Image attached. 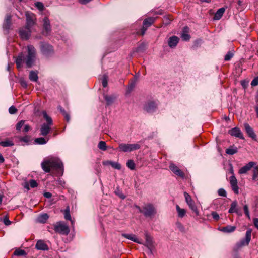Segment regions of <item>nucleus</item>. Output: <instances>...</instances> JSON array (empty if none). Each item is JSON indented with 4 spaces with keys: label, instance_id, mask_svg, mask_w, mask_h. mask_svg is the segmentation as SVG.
Masks as SVG:
<instances>
[{
    "label": "nucleus",
    "instance_id": "nucleus-58",
    "mask_svg": "<svg viewBox=\"0 0 258 258\" xmlns=\"http://www.w3.org/2000/svg\"><path fill=\"white\" fill-rule=\"evenodd\" d=\"M44 196L47 198H50L52 197V194L50 192H46L44 194Z\"/></svg>",
    "mask_w": 258,
    "mask_h": 258
},
{
    "label": "nucleus",
    "instance_id": "nucleus-33",
    "mask_svg": "<svg viewBox=\"0 0 258 258\" xmlns=\"http://www.w3.org/2000/svg\"><path fill=\"white\" fill-rule=\"evenodd\" d=\"M48 140V139L46 140L43 137H39V138H36L35 139V142L36 144H37L43 145V144H45L47 142Z\"/></svg>",
    "mask_w": 258,
    "mask_h": 258
},
{
    "label": "nucleus",
    "instance_id": "nucleus-27",
    "mask_svg": "<svg viewBox=\"0 0 258 258\" xmlns=\"http://www.w3.org/2000/svg\"><path fill=\"white\" fill-rule=\"evenodd\" d=\"M38 72L37 71H31L29 73V78L33 82H37L38 80Z\"/></svg>",
    "mask_w": 258,
    "mask_h": 258
},
{
    "label": "nucleus",
    "instance_id": "nucleus-24",
    "mask_svg": "<svg viewBox=\"0 0 258 258\" xmlns=\"http://www.w3.org/2000/svg\"><path fill=\"white\" fill-rule=\"evenodd\" d=\"M122 236L123 237H125L129 240H131L135 242H136L139 244H143L142 241L140 240L138 238L136 237V236L133 234H122Z\"/></svg>",
    "mask_w": 258,
    "mask_h": 258
},
{
    "label": "nucleus",
    "instance_id": "nucleus-56",
    "mask_svg": "<svg viewBox=\"0 0 258 258\" xmlns=\"http://www.w3.org/2000/svg\"><path fill=\"white\" fill-rule=\"evenodd\" d=\"M254 226L258 229V218H254L253 219Z\"/></svg>",
    "mask_w": 258,
    "mask_h": 258
},
{
    "label": "nucleus",
    "instance_id": "nucleus-35",
    "mask_svg": "<svg viewBox=\"0 0 258 258\" xmlns=\"http://www.w3.org/2000/svg\"><path fill=\"white\" fill-rule=\"evenodd\" d=\"M237 152V149L236 147L229 148L226 150V154L228 155H233Z\"/></svg>",
    "mask_w": 258,
    "mask_h": 258
},
{
    "label": "nucleus",
    "instance_id": "nucleus-1",
    "mask_svg": "<svg viewBox=\"0 0 258 258\" xmlns=\"http://www.w3.org/2000/svg\"><path fill=\"white\" fill-rule=\"evenodd\" d=\"M28 54L26 56L23 53L19 54L15 60L17 67L20 69L23 67V64L25 62L27 68H31L35 61L36 51L35 47L31 45L27 46Z\"/></svg>",
    "mask_w": 258,
    "mask_h": 258
},
{
    "label": "nucleus",
    "instance_id": "nucleus-13",
    "mask_svg": "<svg viewBox=\"0 0 258 258\" xmlns=\"http://www.w3.org/2000/svg\"><path fill=\"white\" fill-rule=\"evenodd\" d=\"M43 33L44 35H47L49 34L51 30L50 21L49 19L46 17L43 19Z\"/></svg>",
    "mask_w": 258,
    "mask_h": 258
},
{
    "label": "nucleus",
    "instance_id": "nucleus-10",
    "mask_svg": "<svg viewBox=\"0 0 258 258\" xmlns=\"http://www.w3.org/2000/svg\"><path fill=\"white\" fill-rule=\"evenodd\" d=\"M252 230L251 229H248L246 232L245 237L241 239L240 242L237 243L239 247H242L243 246L248 245L251 236Z\"/></svg>",
    "mask_w": 258,
    "mask_h": 258
},
{
    "label": "nucleus",
    "instance_id": "nucleus-54",
    "mask_svg": "<svg viewBox=\"0 0 258 258\" xmlns=\"http://www.w3.org/2000/svg\"><path fill=\"white\" fill-rule=\"evenodd\" d=\"M258 85V77L255 78L251 82V85L255 86Z\"/></svg>",
    "mask_w": 258,
    "mask_h": 258
},
{
    "label": "nucleus",
    "instance_id": "nucleus-23",
    "mask_svg": "<svg viewBox=\"0 0 258 258\" xmlns=\"http://www.w3.org/2000/svg\"><path fill=\"white\" fill-rule=\"evenodd\" d=\"M229 213H236L238 215H241L240 213L238 212V208H237V202L236 201H233L231 205L230 208L228 210Z\"/></svg>",
    "mask_w": 258,
    "mask_h": 258
},
{
    "label": "nucleus",
    "instance_id": "nucleus-19",
    "mask_svg": "<svg viewBox=\"0 0 258 258\" xmlns=\"http://www.w3.org/2000/svg\"><path fill=\"white\" fill-rule=\"evenodd\" d=\"M154 18L150 17L145 19L143 21V27L142 29V35H143L148 27L154 22Z\"/></svg>",
    "mask_w": 258,
    "mask_h": 258
},
{
    "label": "nucleus",
    "instance_id": "nucleus-42",
    "mask_svg": "<svg viewBox=\"0 0 258 258\" xmlns=\"http://www.w3.org/2000/svg\"><path fill=\"white\" fill-rule=\"evenodd\" d=\"M182 39L184 41H188L190 38V36L189 34L186 33L185 31L181 35Z\"/></svg>",
    "mask_w": 258,
    "mask_h": 258
},
{
    "label": "nucleus",
    "instance_id": "nucleus-4",
    "mask_svg": "<svg viewBox=\"0 0 258 258\" xmlns=\"http://www.w3.org/2000/svg\"><path fill=\"white\" fill-rule=\"evenodd\" d=\"M141 146L138 143L136 144H125L120 143L118 145L117 150L123 152H132L139 149Z\"/></svg>",
    "mask_w": 258,
    "mask_h": 258
},
{
    "label": "nucleus",
    "instance_id": "nucleus-9",
    "mask_svg": "<svg viewBox=\"0 0 258 258\" xmlns=\"http://www.w3.org/2000/svg\"><path fill=\"white\" fill-rule=\"evenodd\" d=\"M184 196L185 197L186 202L187 203L190 209L196 214L197 216L199 215V213L197 209V206L195 204V202L192 200L190 196L186 192H184Z\"/></svg>",
    "mask_w": 258,
    "mask_h": 258
},
{
    "label": "nucleus",
    "instance_id": "nucleus-61",
    "mask_svg": "<svg viewBox=\"0 0 258 258\" xmlns=\"http://www.w3.org/2000/svg\"><path fill=\"white\" fill-rule=\"evenodd\" d=\"M21 84L24 88H27V83L24 80H23V81H21Z\"/></svg>",
    "mask_w": 258,
    "mask_h": 258
},
{
    "label": "nucleus",
    "instance_id": "nucleus-45",
    "mask_svg": "<svg viewBox=\"0 0 258 258\" xmlns=\"http://www.w3.org/2000/svg\"><path fill=\"white\" fill-rule=\"evenodd\" d=\"M243 210H244V212L245 215L246 216V217L249 219H250V214H249V212L248 207V206L247 205H244V206H243Z\"/></svg>",
    "mask_w": 258,
    "mask_h": 258
},
{
    "label": "nucleus",
    "instance_id": "nucleus-32",
    "mask_svg": "<svg viewBox=\"0 0 258 258\" xmlns=\"http://www.w3.org/2000/svg\"><path fill=\"white\" fill-rule=\"evenodd\" d=\"M104 98L106 102V104L107 105H111L113 103L115 98L112 96H108L107 95H104Z\"/></svg>",
    "mask_w": 258,
    "mask_h": 258
},
{
    "label": "nucleus",
    "instance_id": "nucleus-30",
    "mask_svg": "<svg viewBox=\"0 0 258 258\" xmlns=\"http://www.w3.org/2000/svg\"><path fill=\"white\" fill-rule=\"evenodd\" d=\"M176 208L178 216L180 218H183L185 215L186 210L184 209L180 208L178 205H176Z\"/></svg>",
    "mask_w": 258,
    "mask_h": 258
},
{
    "label": "nucleus",
    "instance_id": "nucleus-38",
    "mask_svg": "<svg viewBox=\"0 0 258 258\" xmlns=\"http://www.w3.org/2000/svg\"><path fill=\"white\" fill-rule=\"evenodd\" d=\"M14 255L16 256H24L26 255V253L24 250L17 249L14 252Z\"/></svg>",
    "mask_w": 258,
    "mask_h": 258
},
{
    "label": "nucleus",
    "instance_id": "nucleus-3",
    "mask_svg": "<svg viewBox=\"0 0 258 258\" xmlns=\"http://www.w3.org/2000/svg\"><path fill=\"white\" fill-rule=\"evenodd\" d=\"M43 117L46 120L45 123H43L40 128L41 135L45 136L47 135L51 130V126L53 125V120L52 118L48 115L46 111H43Z\"/></svg>",
    "mask_w": 258,
    "mask_h": 258
},
{
    "label": "nucleus",
    "instance_id": "nucleus-55",
    "mask_svg": "<svg viewBox=\"0 0 258 258\" xmlns=\"http://www.w3.org/2000/svg\"><path fill=\"white\" fill-rule=\"evenodd\" d=\"M21 140L25 142L28 143L30 141V137L28 136H24L21 139Z\"/></svg>",
    "mask_w": 258,
    "mask_h": 258
},
{
    "label": "nucleus",
    "instance_id": "nucleus-59",
    "mask_svg": "<svg viewBox=\"0 0 258 258\" xmlns=\"http://www.w3.org/2000/svg\"><path fill=\"white\" fill-rule=\"evenodd\" d=\"M57 182H58V184L62 186H63L65 184L64 181L63 180H61V179H58Z\"/></svg>",
    "mask_w": 258,
    "mask_h": 258
},
{
    "label": "nucleus",
    "instance_id": "nucleus-62",
    "mask_svg": "<svg viewBox=\"0 0 258 258\" xmlns=\"http://www.w3.org/2000/svg\"><path fill=\"white\" fill-rule=\"evenodd\" d=\"M111 162L112 161H105L103 162V164L105 166L111 165Z\"/></svg>",
    "mask_w": 258,
    "mask_h": 258
},
{
    "label": "nucleus",
    "instance_id": "nucleus-20",
    "mask_svg": "<svg viewBox=\"0 0 258 258\" xmlns=\"http://www.w3.org/2000/svg\"><path fill=\"white\" fill-rule=\"evenodd\" d=\"M244 129L248 136L253 140H256V136L253 130L247 123L244 124Z\"/></svg>",
    "mask_w": 258,
    "mask_h": 258
},
{
    "label": "nucleus",
    "instance_id": "nucleus-6",
    "mask_svg": "<svg viewBox=\"0 0 258 258\" xmlns=\"http://www.w3.org/2000/svg\"><path fill=\"white\" fill-rule=\"evenodd\" d=\"M156 214L154 206L150 203L146 204L143 206V214L146 217H153Z\"/></svg>",
    "mask_w": 258,
    "mask_h": 258
},
{
    "label": "nucleus",
    "instance_id": "nucleus-2",
    "mask_svg": "<svg viewBox=\"0 0 258 258\" xmlns=\"http://www.w3.org/2000/svg\"><path fill=\"white\" fill-rule=\"evenodd\" d=\"M43 170L49 173L51 170L55 171L58 176L63 173V165L61 161L57 157H50L45 159L41 164Z\"/></svg>",
    "mask_w": 258,
    "mask_h": 258
},
{
    "label": "nucleus",
    "instance_id": "nucleus-16",
    "mask_svg": "<svg viewBox=\"0 0 258 258\" xmlns=\"http://www.w3.org/2000/svg\"><path fill=\"white\" fill-rule=\"evenodd\" d=\"M157 108V105L153 101H149L144 104V109L149 113L154 112Z\"/></svg>",
    "mask_w": 258,
    "mask_h": 258
},
{
    "label": "nucleus",
    "instance_id": "nucleus-41",
    "mask_svg": "<svg viewBox=\"0 0 258 258\" xmlns=\"http://www.w3.org/2000/svg\"><path fill=\"white\" fill-rule=\"evenodd\" d=\"M64 218L67 220H71V217L70 214L69 208H68L64 211Z\"/></svg>",
    "mask_w": 258,
    "mask_h": 258
},
{
    "label": "nucleus",
    "instance_id": "nucleus-52",
    "mask_svg": "<svg viewBox=\"0 0 258 258\" xmlns=\"http://www.w3.org/2000/svg\"><path fill=\"white\" fill-rule=\"evenodd\" d=\"M211 215L212 216V218L217 221L219 220V215H218V214L217 213H216V212H212L211 213Z\"/></svg>",
    "mask_w": 258,
    "mask_h": 258
},
{
    "label": "nucleus",
    "instance_id": "nucleus-26",
    "mask_svg": "<svg viewBox=\"0 0 258 258\" xmlns=\"http://www.w3.org/2000/svg\"><path fill=\"white\" fill-rule=\"evenodd\" d=\"M225 11V8L224 7L219 9L214 15V20H218L220 19Z\"/></svg>",
    "mask_w": 258,
    "mask_h": 258
},
{
    "label": "nucleus",
    "instance_id": "nucleus-34",
    "mask_svg": "<svg viewBox=\"0 0 258 258\" xmlns=\"http://www.w3.org/2000/svg\"><path fill=\"white\" fill-rule=\"evenodd\" d=\"M253 170L252 179L256 180L258 179V166L256 165L254 166Z\"/></svg>",
    "mask_w": 258,
    "mask_h": 258
},
{
    "label": "nucleus",
    "instance_id": "nucleus-7",
    "mask_svg": "<svg viewBox=\"0 0 258 258\" xmlns=\"http://www.w3.org/2000/svg\"><path fill=\"white\" fill-rule=\"evenodd\" d=\"M229 172L232 174V175L229 178V182L231 187V188L234 194L237 195L239 193V188L237 185V180L234 174L233 167L230 164V168L229 169Z\"/></svg>",
    "mask_w": 258,
    "mask_h": 258
},
{
    "label": "nucleus",
    "instance_id": "nucleus-46",
    "mask_svg": "<svg viewBox=\"0 0 258 258\" xmlns=\"http://www.w3.org/2000/svg\"><path fill=\"white\" fill-rule=\"evenodd\" d=\"M25 121L21 120L16 125V129L18 131H20L22 127L24 125Z\"/></svg>",
    "mask_w": 258,
    "mask_h": 258
},
{
    "label": "nucleus",
    "instance_id": "nucleus-47",
    "mask_svg": "<svg viewBox=\"0 0 258 258\" xmlns=\"http://www.w3.org/2000/svg\"><path fill=\"white\" fill-rule=\"evenodd\" d=\"M218 193L219 196L224 197H226L227 195L225 190L223 188L219 189L218 191Z\"/></svg>",
    "mask_w": 258,
    "mask_h": 258
},
{
    "label": "nucleus",
    "instance_id": "nucleus-22",
    "mask_svg": "<svg viewBox=\"0 0 258 258\" xmlns=\"http://www.w3.org/2000/svg\"><path fill=\"white\" fill-rule=\"evenodd\" d=\"M35 248L37 249L40 250H47L48 249V245L44 241L41 240H39L37 242Z\"/></svg>",
    "mask_w": 258,
    "mask_h": 258
},
{
    "label": "nucleus",
    "instance_id": "nucleus-15",
    "mask_svg": "<svg viewBox=\"0 0 258 258\" xmlns=\"http://www.w3.org/2000/svg\"><path fill=\"white\" fill-rule=\"evenodd\" d=\"M256 165V163L255 162L251 161L248 163L246 164L245 166H243L239 169L238 173L239 174H243L247 173V171H249L254 166Z\"/></svg>",
    "mask_w": 258,
    "mask_h": 258
},
{
    "label": "nucleus",
    "instance_id": "nucleus-29",
    "mask_svg": "<svg viewBox=\"0 0 258 258\" xmlns=\"http://www.w3.org/2000/svg\"><path fill=\"white\" fill-rule=\"evenodd\" d=\"M49 216L47 213L40 215L37 218V221L41 223H45L48 219Z\"/></svg>",
    "mask_w": 258,
    "mask_h": 258
},
{
    "label": "nucleus",
    "instance_id": "nucleus-60",
    "mask_svg": "<svg viewBox=\"0 0 258 258\" xmlns=\"http://www.w3.org/2000/svg\"><path fill=\"white\" fill-rule=\"evenodd\" d=\"M91 0H78L79 2L82 4H86L90 2Z\"/></svg>",
    "mask_w": 258,
    "mask_h": 258
},
{
    "label": "nucleus",
    "instance_id": "nucleus-39",
    "mask_svg": "<svg viewBox=\"0 0 258 258\" xmlns=\"http://www.w3.org/2000/svg\"><path fill=\"white\" fill-rule=\"evenodd\" d=\"M102 84L103 87H106L108 84V76L104 75L102 79Z\"/></svg>",
    "mask_w": 258,
    "mask_h": 258
},
{
    "label": "nucleus",
    "instance_id": "nucleus-40",
    "mask_svg": "<svg viewBox=\"0 0 258 258\" xmlns=\"http://www.w3.org/2000/svg\"><path fill=\"white\" fill-rule=\"evenodd\" d=\"M35 7L40 11H42L44 9V5L42 3L40 2H37L35 3Z\"/></svg>",
    "mask_w": 258,
    "mask_h": 258
},
{
    "label": "nucleus",
    "instance_id": "nucleus-28",
    "mask_svg": "<svg viewBox=\"0 0 258 258\" xmlns=\"http://www.w3.org/2000/svg\"><path fill=\"white\" fill-rule=\"evenodd\" d=\"M235 229V226L228 225L225 227H222L220 230L224 233H231L234 232Z\"/></svg>",
    "mask_w": 258,
    "mask_h": 258
},
{
    "label": "nucleus",
    "instance_id": "nucleus-21",
    "mask_svg": "<svg viewBox=\"0 0 258 258\" xmlns=\"http://www.w3.org/2000/svg\"><path fill=\"white\" fill-rule=\"evenodd\" d=\"M179 39L176 36L170 37L168 40V45L171 48H174L179 42Z\"/></svg>",
    "mask_w": 258,
    "mask_h": 258
},
{
    "label": "nucleus",
    "instance_id": "nucleus-11",
    "mask_svg": "<svg viewBox=\"0 0 258 258\" xmlns=\"http://www.w3.org/2000/svg\"><path fill=\"white\" fill-rule=\"evenodd\" d=\"M31 34V28L26 26L21 28L19 30V35L23 40H27L29 38Z\"/></svg>",
    "mask_w": 258,
    "mask_h": 258
},
{
    "label": "nucleus",
    "instance_id": "nucleus-36",
    "mask_svg": "<svg viewBox=\"0 0 258 258\" xmlns=\"http://www.w3.org/2000/svg\"><path fill=\"white\" fill-rule=\"evenodd\" d=\"M98 147L102 151H105L107 149L106 143L102 141H101L99 142Z\"/></svg>",
    "mask_w": 258,
    "mask_h": 258
},
{
    "label": "nucleus",
    "instance_id": "nucleus-5",
    "mask_svg": "<svg viewBox=\"0 0 258 258\" xmlns=\"http://www.w3.org/2000/svg\"><path fill=\"white\" fill-rule=\"evenodd\" d=\"M54 230L60 234L67 235L70 232L69 226L63 221H59L54 225Z\"/></svg>",
    "mask_w": 258,
    "mask_h": 258
},
{
    "label": "nucleus",
    "instance_id": "nucleus-18",
    "mask_svg": "<svg viewBox=\"0 0 258 258\" xmlns=\"http://www.w3.org/2000/svg\"><path fill=\"white\" fill-rule=\"evenodd\" d=\"M228 133L232 136L239 138L240 139H244V136L240 131L238 127H234L228 131Z\"/></svg>",
    "mask_w": 258,
    "mask_h": 258
},
{
    "label": "nucleus",
    "instance_id": "nucleus-31",
    "mask_svg": "<svg viewBox=\"0 0 258 258\" xmlns=\"http://www.w3.org/2000/svg\"><path fill=\"white\" fill-rule=\"evenodd\" d=\"M0 145L2 147H10L14 145V143L12 141L7 140L0 142Z\"/></svg>",
    "mask_w": 258,
    "mask_h": 258
},
{
    "label": "nucleus",
    "instance_id": "nucleus-17",
    "mask_svg": "<svg viewBox=\"0 0 258 258\" xmlns=\"http://www.w3.org/2000/svg\"><path fill=\"white\" fill-rule=\"evenodd\" d=\"M26 26L31 29L32 27L35 24V17L32 13H26Z\"/></svg>",
    "mask_w": 258,
    "mask_h": 258
},
{
    "label": "nucleus",
    "instance_id": "nucleus-49",
    "mask_svg": "<svg viewBox=\"0 0 258 258\" xmlns=\"http://www.w3.org/2000/svg\"><path fill=\"white\" fill-rule=\"evenodd\" d=\"M29 184H30V186L32 188L36 187L38 185V184H37V182L35 180H33V179H32V180H30Z\"/></svg>",
    "mask_w": 258,
    "mask_h": 258
},
{
    "label": "nucleus",
    "instance_id": "nucleus-37",
    "mask_svg": "<svg viewBox=\"0 0 258 258\" xmlns=\"http://www.w3.org/2000/svg\"><path fill=\"white\" fill-rule=\"evenodd\" d=\"M127 167L131 170H134L135 168V164L133 160H129L126 163Z\"/></svg>",
    "mask_w": 258,
    "mask_h": 258
},
{
    "label": "nucleus",
    "instance_id": "nucleus-14",
    "mask_svg": "<svg viewBox=\"0 0 258 258\" xmlns=\"http://www.w3.org/2000/svg\"><path fill=\"white\" fill-rule=\"evenodd\" d=\"M170 169L177 176L184 178L185 177V174L184 172L180 170L177 166H176L173 163H170L169 165Z\"/></svg>",
    "mask_w": 258,
    "mask_h": 258
},
{
    "label": "nucleus",
    "instance_id": "nucleus-64",
    "mask_svg": "<svg viewBox=\"0 0 258 258\" xmlns=\"http://www.w3.org/2000/svg\"><path fill=\"white\" fill-rule=\"evenodd\" d=\"M58 109H59L60 112L62 113V114H64L65 113H66V111L64 110V109L63 108H62V107L59 106Z\"/></svg>",
    "mask_w": 258,
    "mask_h": 258
},
{
    "label": "nucleus",
    "instance_id": "nucleus-43",
    "mask_svg": "<svg viewBox=\"0 0 258 258\" xmlns=\"http://www.w3.org/2000/svg\"><path fill=\"white\" fill-rule=\"evenodd\" d=\"M111 166L114 169L120 170L121 169V165L119 163L116 162L112 161Z\"/></svg>",
    "mask_w": 258,
    "mask_h": 258
},
{
    "label": "nucleus",
    "instance_id": "nucleus-53",
    "mask_svg": "<svg viewBox=\"0 0 258 258\" xmlns=\"http://www.w3.org/2000/svg\"><path fill=\"white\" fill-rule=\"evenodd\" d=\"M3 222L7 226L10 225L11 224V222L9 220V218L7 216L4 217Z\"/></svg>",
    "mask_w": 258,
    "mask_h": 258
},
{
    "label": "nucleus",
    "instance_id": "nucleus-57",
    "mask_svg": "<svg viewBox=\"0 0 258 258\" xmlns=\"http://www.w3.org/2000/svg\"><path fill=\"white\" fill-rule=\"evenodd\" d=\"M30 127L28 124H26L24 125V131L25 132H28L30 130Z\"/></svg>",
    "mask_w": 258,
    "mask_h": 258
},
{
    "label": "nucleus",
    "instance_id": "nucleus-44",
    "mask_svg": "<svg viewBox=\"0 0 258 258\" xmlns=\"http://www.w3.org/2000/svg\"><path fill=\"white\" fill-rule=\"evenodd\" d=\"M233 56V53L229 51L228 53L225 55L224 57V60L225 61H229L231 59L232 57Z\"/></svg>",
    "mask_w": 258,
    "mask_h": 258
},
{
    "label": "nucleus",
    "instance_id": "nucleus-48",
    "mask_svg": "<svg viewBox=\"0 0 258 258\" xmlns=\"http://www.w3.org/2000/svg\"><path fill=\"white\" fill-rule=\"evenodd\" d=\"M115 193L122 199H124L125 198V196L118 189H117L115 191Z\"/></svg>",
    "mask_w": 258,
    "mask_h": 258
},
{
    "label": "nucleus",
    "instance_id": "nucleus-8",
    "mask_svg": "<svg viewBox=\"0 0 258 258\" xmlns=\"http://www.w3.org/2000/svg\"><path fill=\"white\" fill-rule=\"evenodd\" d=\"M40 50L42 53L47 56H48L53 53V49L50 44L42 42L40 43Z\"/></svg>",
    "mask_w": 258,
    "mask_h": 258
},
{
    "label": "nucleus",
    "instance_id": "nucleus-25",
    "mask_svg": "<svg viewBox=\"0 0 258 258\" xmlns=\"http://www.w3.org/2000/svg\"><path fill=\"white\" fill-rule=\"evenodd\" d=\"M11 25V16L10 15H7L3 24V28L6 30H8L10 29Z\"/></svg>",
    "mask_w": 258,
    "mask_h": 258
},
{
    "label": "nucleus",
    "instance_id": "nucleus-51",
    "mask_svg": "<svg viewBox=\"0 0 258 258\" xmlns=\"http://www.w3.org/2000/svg\"><path fill=\"white\" fill-rule=\"evenodd\" d=\"M176 226L180 231L183 232L184 231V227L180 222H177Z\"/></svg>",
    "mask_w": 258,
    "mask_h": 258
},
{
    "label": "nucleus",
    "instance_id": "nucleus-12",
    "mask_svg": "<svg viewBox=\"0 0 258 258\" xmlns=\"http://www.w3.org/2000/svg\"><path fill=\"white\" fill-rule=\"evenodd\" d=\"M145 236L146 239V242L144 244V245L148 248L150 253L152 254L153 250L154 248L152 238L147 232L145 233Z\"/></svg>",
    "mask_w": 258,
    "mask_h": 258
},
{
    "label": "nucleus",
    "instance_id": "nucleus-63",
    "mask_svg": "<svg viewBox=\"0 0 258 258\" xmlns=\"http://www.w3.org/2000/svg\"><path fill=\"white\" fill-rule=\"evenodd\" d=\"M64 116V117L67 120V121L69 122L70 120V116L66 112L64 114H63Z\"/></svg>",
    "mask_w": 258,
    "mask_h": 258
},
{
    "label": "nucleus",
    "instance_id": "nucleus-50",
    "mask_svg": "<svg viewBox=\"0 0 258 258\" xmlns=\"http://www.w3.org/2000/svg\"><path fill=\"white\" fill-rule=\"evenodd\" d=\"M17 109L15 107L12 106L9 109V112L11 114H14L16 113Z\"/></svg>",
    "mask_w": 258,
    "mask_h": 258
}]
</instances>
